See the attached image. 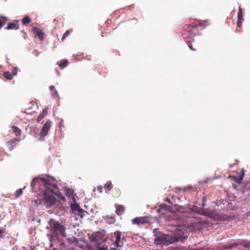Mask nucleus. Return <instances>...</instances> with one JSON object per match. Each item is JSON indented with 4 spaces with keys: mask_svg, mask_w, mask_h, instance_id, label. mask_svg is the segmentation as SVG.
Segmentation results:
<instances>
[{
    "mask_svg": "<svg viewBox=\"0 0 250 250\" xmlns=\"http://www.w3.org/2000/svg\"><path fill=\"white\" fill-rule=\"evenodd\" d=\"M36 185L38 186L40 193H43L42 199H37L35 201L37 206L43 205L46 208L51 207L56 203V198L53 195H56L63 201L65 200V197L60 191L53 178L50 177H36L31 183V188L35 191L37 190Z\"/></svg>",
    "mask_w": 250,
    "mask_h": 250,
    "instance_id": "nucleus-1",
    "label": "nucleus"
},
{
    "mask_svg": "<svg viewBox=\"0 0 250 250\" xmlns=\"http://www.w3.org/2000/svg\"><path fill=\"white\" fill-rule=\"evenodd\" d=\"M191 23L187 24L184 27V31L183 33V36L188 42V46L192 50L196 49L192 47L191 43L194 41L193 37L199 33L198 28L204 27V24L201 22H194L191 21Z\"/></svg>",
    "mask_w": 250,
    "mask_h": 250,
    "instance_id": "nucleus-2",
    "label": "nucleus"
},
{
    "mask_svg": "<svg viewBox=\"0 0 250 250\" xmlns=\"http://www.w3.org/2000/svg\"><path fill=\"white\" fill-rule=\"evenodd\" d=\"M186 238L182 236L165 234L163 233L158 234L154 239V243L156 245H168L178 241H183Z\"/></svg>",
    "mask_w": 250,
    "mask_h": 250,
    "instance_id": "nucleus-3",
    "label": "nucleus"
},
{
    "mask_svg": "<svg viewBox=\"0 0 250 250\" xmlns=\"http://www.w3.org/2000/svg\"><path fill=\"white\" fill-rule=\"evenodd\" d=\"M202 214L214 220H230L232 219L231 217L220 214L215 209L210 210L209 209L205 208L203 210Z\"/></svg>",
    "mask_w": 250,
    "mask_h": 250,
    "instance_id": "nucleus-4",
    "label": "nucleus"
},
{
    "mask_svg": "<svg viewBox=\"0 0 250 250\" xmlns=\"http://www.w3.org/2000/svg\"><path fill=\"white\" fill-rule=\"evenodd\" d=\"M50 225L51 227V231L54 235L61 234L63 236H65V227L60 224L59 223L56 222L53 219H51L49 221Z\"/></svg>",
    "mask_w": 250,
    "mask_h": 250,
    "instance_id": "nucleus-5",
    "label": "nucleus"
},
{
    "mask_svg": "<svg viewBox=\"0 0 250 250\" xmlns=\"http://www.w3.org/2000/svg\"><path fill=\"white\" fill-rule=\"evenodd\" d=\"M132 223L138 226L145 225L149 223L148 217L147 216L136 217L132 220Z\"/></svg>",
    "mask_w": 250,
    "mask_h": 250,
    "instance_id": "nucleus-6",
    "label": "nucleus"
},
{
    "mask_svg": "<svg viewBox=\"0 0 250 250\" xmlns=\"http://www.w3.org/2000/svg\"><path fill=\"white\" fill-rule=\"evenodd\" d=\"M51 126V122L50 120H47L43 125L41 132V137H44L46 136Z\"/></svg>",
    "mask_w": 250,
    "mask_h": 250,
    "instance_id": "nucleus-7",
    "label": "nucleus"
},
{
    "mask_svg": "<svg viewBox=\"0 0 250 250\" xmlns=\"http://www.w3.org/2000/svg\"><path fill=\"white\" fill-rule=\"evenodd\" d=\"M19 21L14 20L11 22L8 23L7 26L5 27V29L8 30H18L20 28V24L19 23Z\"/></svg>",
    "mask_w": 250,
    "mask_h": 250,
    "instance_id": "nucleus-8",
    "label": "nucleus"
},
{
    "mask_svg": "<svg viewBox=\"0 0 250 250\" xmlns=\"http://www.w3.org/2000/svg\"><path fill=\"white\" fill-rule=\"evenodd\" d=\"M33 32L41 40L44 39V33L38 27H33Z\"/></svg>",
    "mask_w": 250,
    "mask_h": 250,
    "instance_id": "nucleus-9",
    "label": "nucleus"
},
{
    "mask_svg": "<svg viewBox=\"0 0 250 250\" xmlns=\"http://www.w3.org/2000/svg\"><path fill=\"white\" fill-rule=\"evenodd\" d=\"M115 207L116 208V213L117 215L120 216L123 215L125 210V208L123 205H116Z\"/></svg>",
    "mask_w": 250,
    "mask_h": 250,
    "instance_id": "nucleus-10",
    "label": "nucleus"
},
{
    "mask_svg": "<svg viewBox=\"0 0 250 250\" xmlns=\"http://www.w3.org/2000/svg\"><path fill=\"white\" fill-rule=\"evenodd\" d=\"M71 209L77 214L81 215L83 213V209H81L78 204H74L71 206Z\"/></svg>",
    "mask_w": 250,
    "mask_h": 250,
    "instance_id": "nucleus-11",
    "label": "nucleus"
},
{
    "mask_svg": "<svg viewBox=\"0 0 250 250\" xmlns=\"http://www.w3.org/2000/svg\"><path fill=\"white\" fill-rule=\"evenodd\" d=\"M115 235L116 236V240L114 242V246L116 247H120V242L121 240L122 233L120 231H117L115 232Z\"/></svg>",
    "mask_w": 250,
    "mask_h": 250,
    "instance_id": "nucleus-12",
    "label": "nucleus"
},
{
    "mask_svg": "<svg viewBox=\"0 0 250 250\" xmlns=\"http://www.w3.org/2000/svg\"><path fill=\"white\" fill-rule=\"evenodd\" d=\"M18 141V139H12L8 142V144L9 146V149L10 150H13L16 146L17 143V142Z\"/></svg>",
    "mask_w": 250,
    "mask_h": 250,
    "instance_id": "nucleus-13",
    "label": "nucleus"
},
{
    "mask_svg": "<svg viewBox=\"0 0 250 250\" xmlns=\"http://www.w3.org/2000/svg\"><path fill=\"white\" fill-rule=\"evenodd\" d=\"M68 62L66 59L62 60L57 62L61 69H63L66 67L68 65Z\"/></svg>",
    "mask_w": 250,
    "mask_h": 250,
    "instance_id": "nucleus-14",
    "label": "nucleus"
},
{
    "mask_svg": "<svg viewBox=\"0 0 250 250\" xmlns=\"http://www.w3.org/2000/svg\"><path fill=\"white\" fill-rule=\"evenodd\" d=\"M237 173L238 174L239 178L237 179L236 183L239 184L243 179L245 174V170L243 169H241L240 170L239 172H237Z\"/></svg>",
    "mask_w": 250,
    "mask_h": 250,
    "instance_id": "nucleus-15",
    "label": "nucleus"
},
{
    "mask_svg": "<svg viewBox=\"0 0 250 250\" xmlns=\"http://www.w3.org/2000/svg\"><path fill=\"white\" fill-rule=\"evenodd\" d=\"M7 21V18L0 15V30L6 24Z\"/></svg>",
    "mask_w": 250,
    "mask_h": 250,
    "instance_id": "nucleus-16",
    "label": "nucleus"
},
{
    "mask_svg": "<svg viewBox=\"0 0 250 250\" xmlns=\"http://www.w3.org/2000/svg\"><path fill=\"white\" fill-rule=\"evenodd\" d=\"M13 131L16 136H19L21 135V131L18 127L16 126H12Z\"/></svg>",
    "mask_w": 250,
    "mask_h": 250,
    "instance_id": "nucleus-17",
    "label": "nucleus"
},
{
    "mask_svg": "<svg viewBox=\"0 0 250 250\" xmlns=\"http://www.w3.org/2000/svg\"><path fill=\"white\" fill-rule=\"evenodd\" d=\"M22 23L24 25H27L31 22V19L27 16H25L22 20H21Z\"/></svg>",
    "mask_w": 250,
    "mask_h": 250,
    "instance_id": "nucleus-18",
    "label": "nucleus"
},
{
    "mask_svg": "<svg viewBox=\"0 0 250 250\" xmlns=\"http://www.w3.org/2000/svg\"><path fill=\"white\" fill-rule=\"evenodd\" d=\"M84 57V55L83 53L73 55V58H74L75 60H76L77 61H80L82 59H83Z\"/></svg>",
    "mask_w": 250,
    "mask_h": 250,
    "instance_id": "nucleus-19",
    "label": "nucleus"
},
{
    "mask_svg": "<svg viewBox=\"0 0 250 250\" xmlns=\"http://www.w3.org/2000/svg\"><path fill=\"white\" fill-rule=\"evenodd\" d=\"M104 188H105V190L106 192L110 191L112 189V183L110 182H107L105 184V185L104 186Z\"/></svg>",
    "mask_w": 250,
    "mask_h": 250,
    "instance_id": "nucleus-20",
    "label": "nucleus"
},
{
    "mask_svg": "<svg viewBox=\"0 0 250 250\" xmlns=\"http://www.w3.org/2000/svg\"><path fill=\"white\" fill-rule=\"evenodd\" d=\"M12 74L9 72V71H6V72H5L4 73H3V77L4 78L7 79V80H12Z\"/></svg>",
    "mask_w": 250,
    "mask_h": 250,
    "instance_id": "nucleus-21",
    "label": "nucleus"
},
{
    "mask_svg": "<svg viewBox=\"0 0 250 250\" xmlns=\"http://www.w3.org/2000/svg\"><path fill=\"white\" fill-rule=\"evenodd\" d=\"M237 20H244L243 18L242 9L240 7H239V12L237 16Z\"/></svg>",
    "mask_w": 250,
    "mask_h": 250,
    "instance_id": "nucleus-22",
    "label": "nucleus"
},
{
    "mask_svg": "<svg viewBox=\"0 0 250 250\" xmlns=\"http://www.w3.org/2000/svg\"><path fill=\"white\" fill-rule=\"evenodd\" d=\"M72 31V30L69 29L67 30L63 34L62 39L61 41L63 42L65 38L70 34V33Z\"/></svg>",
    "mask_w": 250,
    "mask_h": 250,
    "instance_id": "nucleus-23",
    "label": "nucleus"
},
{
    "mask_svg": "<svg viewBox=\"0 0 250 250\" xmlns=\"http://www.w3.org/2000/svg\"><path fill=\"white\" fill-rule=\"evenodd\" d=\"M107 222L109 224H113L115 223L116 220L113 217H107Z\"/></svg>",
    "mask_w": 250,
    "mask_h": 250,
    "instance_id": "nucleus-24",
    "label": "nucleus"
},
{
    "mask_svg": "<svg viewBox=\"0 0 250 250\" xmlns=\"http://www.w3.org/2000/svg\"><path fill=\"white\" fill-rule=\"evenodd\" d=\"M22 189L19 188L15 192V196H16V197H18L19 196H20L21 194H22Z\"/></svg>",
    "mask_w": 250,
    "mask_h": 250,
    "instance_id": "nucleus-25",
    "label": "nucleus"
},
{
    "mask_svg": "<svg viewBox=\"0 0 250 250\" xmlns=\"http://www.w3.org/2000/svg\"><path fill=\"white\" fill-rule=\"evenodd\" d=\"M159 208H160V209H164L165 210H167V209H168L169 207L167 206L165 204H162L161 205H160Z\"/></svg>",
    "mask_w": 250,
    "mask_h": 250,
    "instance_id": "nucleus-26",
    "label": "nucleus"
},
{
    "mask_svg": "<svg viewBox=\"0 0 250 250\" xmlns=\"http://www.w3.org/2000/svg\"><path fill=\"white\" fill-rule=\"evenodd\" d=\"M5 232V229H3L1 228H0V237L1 238H4V233Z\"/></svg>",
    "mask_w": 250,
    "mask_h": 250,
    "instance_id": "nucleus-27",
    "label": "nucleus"
},
{
    "mask_svg": "<svg viewBox=\"0 0 250 250\" xmlns=\"http://www.w3.org/2000/svg\"><path fill=\"white\" fill-rule=\"evenodd\" d=\"M113 192L115 193V195L116 196H118L120 194V191L118 188L114 189Z\"/></svg>",
    "mask_w": 250,
    "mask_h": 250,
    "instance_id": "nucleus-28",
    "label": "nucleus"
},
{
    "mask_svg": "<svg viewBox=\"0 0 250 250\" xmlns=\"http://www.w3.org/2000/svg\"><path fill=\"white\" fill-rule=\"evenodd\" d=\"M242 21H243L242 20H237V27H239V28H241L242 25Z\"/></svg>",
    "mask_w": 250,
    "mask_h": 250,
    "instance_id": "nucleus-29",
    "label": "nucleus"
},
{
    "mask_svg": "<svg viewBox=\"0 0 250 250\" xmlns=\"http://www.w3.org/2000/svg\"><path fill=\"white\" fill-rule=\"evenodd\" d=\"M189 189V188H177V189L179 191H185L187 190V189Z\"/></svg>",
    "mask_w": 250,
    "mask_h": 250,
    "instance_id": "nucleus-30",
    "label": "nucleus"
},
{
    "mask_svg": "<svg viewBox=\"0 0 250 250\" xmlns=\"http://www.w3.org/2000/svg\"><path fill=\"white\" fill-rule=\"evenodd\" d=\"M44 117V115L42 114H40L37 118L38 122H40L43 118Z\"/></svg>",
    "mask_w": 250,
    "mask_h": 250,
    "instance_id": "nucleus-31",
    "label": "nucleus"
},
{
    "mask_svg": "<svg viewBox=\"0 0 250 250\" xmlns=\"http://www.w3.org/2000/svg\"><path fill=\"white\" fill-rule=\"evenodd\" d=\"M189 229L191 231H194L196 230V229L194 228V226H192V224L190 226V228H189Z\"/></svg>",
    "mask_w": 250,
    "mask_h": 250,
    "instance_id": "nucleus-32",
    "label": "nucleus"
},
{
    "mask_svg": "<svg viewBox=\"0 0 250 250\" xmlns=\"http://www.w3.org/2000/svg\"><path fill=\"white\" fill-rule=\"evenodd\" d=\"M12 73H13V74H12V76H13V75H16V74H17V69H15L14 70H13V71H12Z\"/></svg>",
    "mask_w": 250,
    "mask_h": 250,
    "instance_id": "nucleus-33",
    "label": "nucleus"
},
{
    "mask_svg": "<svg viewBox=\"0 0 250 250\" xmlns=\"http://www.w3.org/2000/svg\"><path fill=\"white\" fill-rule=\"evenodd\" d=\"M98 250H108L107 247H100Z\"/></svg>",
    "mask_w": 250,
    "mask_h": 250,
    "instance_id": "nucleus-34",
    "label": "nucleus"
},
{
    "mask_svg": "<svg viewBox=\"0 0 250 250\" xmlns=\"http://www.w3.org/2000/svg\"><path fill=\"white\" fill-rule=\"evenodd\" d=\"M231 178H233V180L235 181L236 183L237 179L239 178V177H236V176H231Z\"/></svg>",
    "mask_w": 250,
    "mask_h": 250,
    "instance_id": "nucleus-35",
    "label": "nucleus"
},
{
    "mask_svg": "<svg viewBox=\"0 0 250 250\" xmlns=\"http://www.w3.org/2000/svg\"><path fill=\"white\" fill-rule=\"evenodd\" d=\"M189 250H205L203 248H201L199 249H189Z\"/></svg>",
    "mask_w": 250,
    "mask_h": 250,
    "instance_id": "nucleus-36",
    "label": "nucleus"
},
{
    "mask_svg": "<svg viewBox=\"0 0 250 250\" xmlns=\"http://www.w3.org/2000/svg\"><path fill=\"white\" fill-rule=\"evenodd\" d=\"M42 114L44 116L45 115H46L47 114V111L46 110H44V109L43 110V112H42Z\"/></svg>",
    "mask_w": 250,
    "mask_h": 250,
    "instance_id": "nucleus-37",
    "label": "nucleus"
},
{
    "mask_svg": "<svg viewBox=\"0 0 250 250\" xmlns=\"http://www.w3.org/2000/svg\"><path fill=\"white\" fill-rule=\"evenodd\" d=\"M165 201H167V202H168V203H170V204H172V202L170 201V200H169L168 198H167L166 199Z\"/></svg>",
    "mask_w": 250,
    "mask_h": 250,
    "instance_id": "nucleus-38",
    "label": "nucleus"
},
{
    "mask_svg": "<svg viewBox=\"0 0 250 250\" xmlns=\"http://www.w3.org/2000/svg\"><path fill=\"white\" fill-rule=\"evenodd\" d=\"M50 89L51 90H55L54 86H53V85L50 86Z\"/></svg>",
    "mask_w": 250,
    "mask_h": 250,
    "instance_id": "nucleus-39",
    "label": "nucleus"
},
{
    "mask_svg": "<svg viewBox=\"0 0 250 250\" xmlns=\"http://www.w3.org/2000/svg\"><path fill=\"white\" fill-rule=\"evenodd\" d=\"M180 250H189L187 249L186 248L182 247V248H180Z\"/></svg>",
    "mask_w": 250,
    "mask_h": 250,
    "instance_id": "nucleus-40",
    "label": "nucleus"
},
{
    "mask_svg": "<svg viewBox=\"0 0 250 250\" xmlns=\"http://www.w3.org/2000/svg\"><path fill=\"white\" fill-rule=\"evenodd\" d=\"M53 21L55 23V24H57L59 23V21L56 19H54Z\"/></svg>",
    "mask_w": 250,
    "mask_h": 250,
    "instance_id": "nucleus-41",
    "label": "nucleus"
},
{
    "mask_svg": "<svg viewBox=\"0 0 250 250\" xmlns=\"http://www.w3.org/2000/svg\"><path fill=\"white\" fill-rule=\"evenodd\" d=\"M91 241L93 242V241H96V238L95 237H93L91 238Z\"/></svg>",
    "mask_w": 250,
    "mask_h": 250,
    "instance_id": "nucleus-42",
    "label": "nucleus"
},
{
    "mask_svg": "<svg viewBox=\"0 0 250 250\" xmlns=\"http://www.w3.org/2000/svg\"><path fill=\"white\" fill-rule=\"evenodd\" d=\"M24 113H26V114H28V113L27 112V111H26V110H25V111H24L23 112Z\"/></svg>",
    "mask_w": 250,
    "mask_h": 250,
    "instance_id": "nucleus-43",
    "label": "nucleus"
},
{
    "mask_svg": "<svg viewBox=\"0 0 250 250\" xmlns=\"http://www.w3.org/2000/svg\"><path fill=\"white\" fill-rule=\"evenodd\" d=\"M69 250H75V248H71Z\"/></svg>",
    "mask_w": 250,
    "mask_h": 250,
    "instance_id": "nucleus-44",
    "label": "nucleus"
},
{
    "mask_svg": "<svg viewBox=\"0 0 250 250\" xmlns=\"http://www.w3.org/2000/svg\"><path fill=\"white\" fill-rule=\"evenodd\" d=\"M53 250H57L56 249H53Z\"/></svg>",
    "mask_w": 250,
    "mask_h": 250,
    "instance_id": "nucleus-45",
    "label": "nucleus"
}]
</instances>
